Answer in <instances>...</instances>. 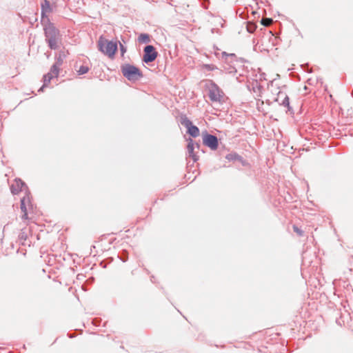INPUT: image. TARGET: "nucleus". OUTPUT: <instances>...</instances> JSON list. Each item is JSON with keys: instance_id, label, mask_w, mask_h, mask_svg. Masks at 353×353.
I'll return each mask as SVG.
<instances>
[{"instance_id": "nucleus-6", "label": "nucleus", "mask_w": 353, "mask_h": 353, "mask_svg": "<svg viewBox=\"0 0 353 353\" xmlns=\"http://www.w3.org/2000/svg\"><path fill=\"white\" fill-rule=\"evenodd\" d=\"M157 52L155 50L154 46H147L144 48V54L143 60L145 63H150L154 61L157 57Z\"/></svg>"}, {"instance_id": "nucleus-2", "label": "nucleus", "mask_w": 353, "mask_h": 353, "mask_svg": "<svg viewBox=\"0 0 353 353\" xmlns=\"http://www.w3.org/2000/svg\"><path fill=\"white\" fill-rule=\"evenodd\" d=\"M99 50L109 57H113L117 50L116 42L108 41L103 37H100L98 41Z\"/></svg>"}, {"instance_id": "nucleus-3", "label": "nucleus", "mask_w": 353, "mask_h": 353, "mask_svg": "<svg viewBox=\"0 0 353 353\" xmlns=\"http://www.w3.org/2000/svg\"><path fill=\"white\" fill-rule=\"evenodd\" d=\"M123 75L130 81H137L142 77V73L139 69L133 65L125 64L121 66Z\"/></svg>"}, {"instance_id": "nucleus-18", "label": "nucleus", "mask_w": 353, "mask_h": 353, "mask_svg": "<svg viewBox=\"0 0 353 353\" xmlns=\"http://www.w3.org/2000/svg\"><path fill=\"white\" fill-rule=\"evenodd\" d=\"M261 23L265 26H269L272 23V19L270 18L263 19Z\"/></svg>"}, {"instance_id": "nucleus-17", "label": "nucleus", "mask_w": 353, "mask_h": 353, "mask_svg": "<svg viewBox=\"0 0 353 353\" xmlns=\"http://www.w3.org/2000/svg\"><path fill=\"white\" fill-rule=\"evenodd\" d=\"M89 70V68L88 66H85V65H81L79 70H78V73L79 74H84L85 73H87Z\"/></svg>"}, {"instance_id": "nucleus-1", "label": "nucleus", "mask_w": 353, "mask_h": 353, "mask_svg": "<svg viewBox=\"0 0 353 353\" xmlns=\"http://www.w3.org/2000/svg\"><path fill=\"white\" fill-rule=\"evenodd\" d=\"M66 57V54L64 51H60L59 53V56L57 58L56 63L54 64L50 69V71L44 75L43 77V86L39 90V92L42 91L44 87H46L48 84L50 82V81L54 78L57 77L59 75V68L58 66H60L63 63V59Z\"/></svg>"}, {"instance_id": "nucleus-14", "label": "nucleus", "mask_w": 353, "mask_h": 353, "mask_svg": "<svg viewBox=\"0 0 353 353\" xmlns=\"http://www.w3.org/2000/svg\"><path fill=\"white\" fill-rule=\"evenodd\" d=\"M58 39L59 37H56L49 39L46 40V41L48 42V46L51 49H57L58 47Z\"/></svg>"}, {"instance_id": "nucleus-19", "label": "nucleus", "mask_w": 353, "mask_h": 353, "mask_svg": "<svg viewBox=\"0 0 353 353\" xmlns=\"http://www.w3.org/2000/svg\"><path fill=\"white\" fill-rule=\"evenodd\" d=\"M247 30L249 32L252 33L256 30V26L254 23H248L247 25Z\"/></svg>"}, {"instance_id": "nucleus-20", "label": "nucleus", "mask_w": 353, "mask_h": 353, "mask_svg": "<svg viewBox=\"0 0 353 353\" xmlns=\"http://www.w3.org/2000/svg\"><path fill=\"white\" fill-rule=\"evenodd\" d=\"M293 229H294V231L295 232H296L298 234H299L300 236H301V235H302L303 232H302V230H300L298 227H296V226L294 225V226H293Z\"/></svg>"}, {"instance_id": "nucleus-22", "label": "nucleus", "mask_w": 353, "mask_h": 353, "mask_svg": "<svg viewBox=\"0 0 353 353\" xmlns=\"http://www.w3.org/2000/svg\"><path fill=\"white\" fill-rule=\"evenodd\" d=\"M120 46H121V51H122L123 52H124L125 50V49H124V48H123V46L122 44H120Z\"/></svg>"}, {"instance_id": "nucleus-12", "label": "nucleus", "mask_w": 353, "mask_h": 353, "mask_svg": "<svg viewBox=\"0 0 353 353\" xmlns=\"http://www.w3.org/2000/svg\"><path fill=\"white\" fill-rule=\"evenodd\" d=\"M30 202L29 196H27L26 197H23L21 200V210L23 212V214L22 215V219H26L28 218V213H27V208H26V203Z\"/></svg>"}, {"instance_id": "nucleus-13", "label": "nucleus", "mask_w": 353, "mask_h": 353, "mask_svg": "<svg viewBox=\"0 0 353 353\" xmlns=\"http://www.w3.org/2000/svg\"><path fill=\"white\" fill-rule=\"evenodd\" d=\"M188 152L190 157H191L194 161H197V158L196 157L195 154H194V144L193 142V140L190 139L188 141V144L187 146Z\"/></svg>"}, {"instance_id": "nucleus-5", "label": "nucleus", "mask_w": 353, "mask_h": 353, "mask_svg": "<svg viewBox=\"0 0 353 353\" xmlns=\"http://www.w3.org/2000/svg\"><path fill=\"white\" fill-rule=\"evenodd\" d=\"M181 123L188 129V133L193 137L199 135V130L196 125H193L191 121L185 116L181 117Z\"/></svg>"}, {"instance_id": "nucleus-9", "label": "nucleus", "mask_w": 353, "mask_h": 353, "mask_svg": "<svg viewBox=\"0 0 353 353\" xmlns=\"http://www.w3.org/2000/svg\"><path fill=\"white\" fill-rule=\"evenodd\" d=\"M52 12V8L50 2L47 0H44V2L41 4V22L42 23H48L50 19L48 14Z\"/></svg>"}, {"instance_id": "nucleus-15", "label": "nucleus", "mask_w": 353, "mask_h": 353, "mask_svg": "<svg viewBox=\"0 0 353 353\" xmlns=\"http://www.w3.org/2000/svg\"><path fill=\"white\" fill-rule=\"evenodd\" d=\"M138 40L140 43H148L150 42V36L148 34L142 33L139 36Z\"/></svg>"}, {"instance_id": "nucleus-16", "label": "nucleus", "mask_w": 353, "mask_h": 353, "mask_svg": "<svg viewBox=\"0 0 353 353\" xmlns=\"http://www.w3.org/2000/svg\"><path fill=\"white\" fill-rule=\"evenodd\" d=\"M225 158L229 161L241 160V157L234 152L227 154Z\"/></svg>"}, {"instance_id": "nucleus-8", "label": "nucleus", "mask_w": 353, "mask_h": 353, "mask_svg": "<svg viewBox=\"0 0 353 353\" xmlns=\"http://www.w3.org/2000/svg\"><path fill=\"white\" fill-rule=\"evenodd\" d=\"M43 24H46L44 27L46 40L59 36V30L57 29L52 23H50V21L48 23H44Z\"/></svg>"}, {"instance_id": "nucleus-10", "label": "nucleus", "mask_w": 353, "mask_h": 353, "mask_svg": "<svg viewBox=\"0 0 353 353\" xmlns=\"http://www.w3.org/2000/svg\"><path fill=\"white\" fill-rule=\"evenodd\" d=\"M26 189V185L21 179H15V182L10 187L11 192L14 194H18L20 191Z\"/></svg>"}, {"instance_id": "nucleus-7", "label": "nucleus", "mask_w": 353, "mask_h": 353, "mask_svg": "<svg viewBox=\"0 0 353 353\" xmlns=\"http://www.w3.org/2000/svg\"><path fill=\"white\" fill-rule=\"evenodd\" d=\"M203 143L212 150H215L218 148V139L216 137L212 134H204L203 136Z\"/></svg>"}, {"instance_id": "nucleus-21", "label": "nucleus", "mask_w": 353, "mask_h": 353, "mask_svg": "<svg viewBox=\"0 0 353 353\" xmlns=\"http://www.w3.org/2000/svg\"><path fill=\"white\" fill-rule=\"evenodd\" d=\"M204 67L208 70H213L215 69V66L213 65L206 64L204 65Z\"/></svg>"}, {"instance_id": "nucleus-4", "label": "nucleus", "mask_w": 353, "mask_h": 353, "mask_svg": "<svg viewBox=\"0 0 353 353\" xmlns=\"http://www.w3.org/2000/svg\"><path fill=\"white\" fill-rule=\"evenodd\" d=\"M209 97L212 102L220 103L223 97V92L215 83H212L209 86Z\"/></svg>"}, {"instance_id": "nucleus-11", "label": "nucleus", "mask_w": 353, "mask_h": 353, "mask_svg": "<svg viewBox=\"0 0 353 353\" xmlns=\"http://www.w3.org/2000/svg\"><path fill=\"white\" fill-rule=\"evenodd\" d=\"M276 101L284 107L290 108L289 97L284 92H280L279 93Z\"/></svg>"}]
</instances>
